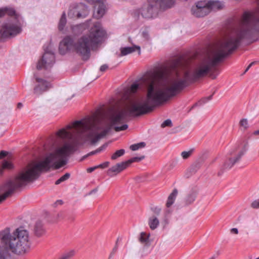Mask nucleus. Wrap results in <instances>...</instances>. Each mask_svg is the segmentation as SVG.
Instances as JSON below:
<instances>
[{
	"instance_id": "f257e3e1",
	"label": "nucleus",
	"mask_w": 259,
	"mask_h": 259,
	"mask_svg": "<svg viewBox=\"0 0 259 259\" xmlns=\"http://www.w3.org/2000/svg\"><path fill=\"white\" fill-rule=\"evenodd\" d=\"M229 40H231L224 38L205 56L190 67L187 60L179 57L134 82L125 90L123 98L128 99L139 89L146 87V99L132 100L123 109H110L107 114L109 125L103 119V114L99 113L75 121L60 130L57 133L58 138L67 141L47 155L44 160L37 163L33 162V181L43 169L51 167L59 169L65 165L68 157L77 146L85 143L95 144L108 133L112 126L116 132L126 130V124L120 126L117 125L125 122L127 116H138L151 111L156 106L181 92L190 82L205 76L235 50V44Z\"/></svg>"
},
{
	"instance_id": "c756f323",
	"label": "nucleus",
	"mask_w": 259,
	"mask_h": 259,
	"mask_svg": "<svg viewBox=\"0 0 259 259\" xmlns=\"http://www.w3.org/2000/svg\"><path fill=\"white\" fill-rule=\"evenodd\" d=\"M251 206L253 208H259V199L253 201L251 204Z\"/></svg>"
},
{
	"instance_id": "dca6fc26",
	"label": "nucleus",
	"mask_w": 259,
	"mask_h": 259,
	"mask_svg": "<svg viewBox=\"0 0 259 259\" xmlns=\"http://www.w3.org/2000/svg\"><path fill=\"white\" fill-rule=\"evenodd\" d=\"M34 232L37 236H41L45 234V230L43 227V225L40 222H37L35 223L34 227Z\"/></svg>"
},
{
	"instance_id": "6e6552de",
	"label": "nucleus",
	"mask_w": 259,
	"mask_h": 259,
	"mask_svg": "<svg viewBox=\"0 0 259 259\" xmlns=\"http://www.w3.org/2000/svg\"><path fill=\"white\" fill-rule=\"evenodd\" d=\"M88 3L94 5V16L99 19L103 17L105 13V6L102 0H85Z\"/></svg>"
},
{
	"instance_id": "0eeeda50",
	"label": "nucleus",
	"mask_w": 259,
	"mask_h": 259,
	"mask_svg": "<svg viewBox=\"0 0 259 259\" xmlns=\"http://www.w3.org/2000/svg\"><path fill=\"white\" fill-rule=\"evenodd\" d=\"M193 15L197 17H204L209 13V8L207 6L206 2L200 1L197 2L191 9Z\"/></svg>"
},
{
	"instance_id": "aec40b11",
	"label": "nucleus",
	"mask_w": 259,
	"mask_h": 259,
	"mask_svg": "<svg viewBox=\"0 0 259 259\" xmlns=\"http://www.w3.org/2000/svg\"><path fill=\"white\" fill-rule=\"evenodd\" d=\"M66 24V14L64 12L61 17L60 19L59 22V25L58 28L60 30H63L65 25Z\"/></svg>"
},
{
	"instance_id": "b1692460",
	"label": "nucleus",
	"mask_w": 259,
	"mask_h": 259,
	"mask_svg": "<svg viewBox=\"0 0 259 259\" xmlns=\"http://www.w3.org/2000/svg\"><path fill=\"white\" fill-rule=\"evenodd\" d=\"M145 146V143L144 142H141L138 144H135L132 145L130 146V149L132 151H136L138 150L140 148L144 147Z\"/></svg>"
},
{
	"instance_id": "ea45409f",
	"label": "nucleus",
	"mask_w": 259,
	"mask_h": 259,
	"mask_svg": "<svg viewBox=\"0 0 259 259\" xmlns=\"http://www.w3.org/2000/svg\"><path fill=\"white\" fill-rule=\"evenodd\" d=\"M254 64V62H252L246 68V69H245L244 73H246L248 70L251 67V66Z\"/></svg>"
},
{
	"instance_id": "4be33fe9",
	"label": "nucleus",
	"mask_w": 259,
	"mask_h": 259,
	"mask_svg": "<svg viewBox=\"0 0 259 259\" xmlns=\"http://www.w3.org/2000/svg\"><path fill=\"white\" fill-rule=\"evenodd\" d=\"M75 254V251L71 250L65 253L59 259H70Z\"/></svg>"
},
{
	"instance_id": "7ed1b4c3",
	"label": "nucleus",
	"mask_w": 259,
	"mask_h": 259,
	"mask_svg": "<svg viewBox=\"0 0 259 259\" xmlns=\"http://www.w3.org/2000/svg\"><path fill=\"white\" fill-rule=\"evenodd\" d=\"M149 5L141 10V15L146 18L153 17L158 6L161 9H167L172 7L175 4L174 0H148Z\"/></svg>"
},
{
	"instance_id": "393cba45",
	"label": "nucleus",
	"mask_w": 259,
	"mask_h": 259,
	"mask_svg": "<svg viewBox=\"0 0 259 259\" xmlns=\"http://www.w3.org/2000/svg\"><path fill=\"white\" fill-rule=\"evenodd\" d=\"M70 177V174L69 173H66L64 175L62 176L60 178H59L58 180H57L55 182L56 185H59L61 183L67 180Z\"/></svg>"
},
{
	"instance_id": "2f4dec72",
	"label": "nucleus",
	"mask_w": 259,
	"mask_h": 259,
	"mask_svg": "<svg viewBox=\"0 0 259 259\" xmlns=\"http://www.w3.org/2000/svg\"><path fill=\"white\" fill-rule=\"evenodd\" d=\"M195 200V196L194 195H189L187 198V202L189 203L193 202Z\"/></svg>"
},
{
	"instance_id": "f03ea898",
	"label": "nucleus",
	"mask_w": 259,
	"mask_h": 259,
	"mask_svg": "<svg viewBox=\"0 0 259 259\" xmlns=\"http://www.w3.org/2000/svg\"><path fill=\"white\" fill-rule=\"evenodd\" d=\"M105 35V32L100 22H96L91 28L89 34L81 36L74 44L72 39L67 36L60 43L59 51L64 54L68 50L74 49L84 60L89 59L91 50L101 42Z\"/></svg>"
},
{
	"instance_id": "a19ab883",
	"label": "nucleus",
	"mask_w": 259,
	"mask_h": 259,
	"mask_svg": "<svg viewBox=\"0 0 259 259\" xmlns=\"http://www.w3.org/2000/svg\"><path fill=\"white\" fill-rule=\"evenodd\" d=\"M142 34H143V37H145L146 39L149 38L148 34L147 32H143Z\"/></svg>"
},
{
	"instance_id": "e433bc0d",
	"label": "nucleus",
	"mask_w": 259,
	"mask_h": 259,
	"mask_svg": "<svg viewBox=\"0 0 259 259\" xmlns=\"http://www.w3.org/2000/svg\"><path fill=\"white\" fill-rule=\"evenodd\" d=\"M117 245L116 244L115 246L113 248L112 252L110 254V257L113 255L114 253L117 251Z\"/></svg>"
},
{
	"instance_id": "c9c22d12",
	"label": "nucleus",
	"mask_w": 259,
	"mask_h": 259,
	"mask_svg": "<svg viewBox=\"0 0 259 259\" xmlns=\"http://www.w3.org/2000/svg\"><path fill=\"white\" fill-rule=\"evenodd\" d=\"M7 155V152L4 151H2L0 152V158H3L5 156H6Z\"/></svg>"
},
{
	"instance_id": "6ab92c4d",
	"label": "nucleus",
	"mask_w": 259,
	"mask_h": 259,
	"mask_svg": "<svg viewBox=\"0 0 259 259\" xmlns=\"http://www.w3.org/2000/svg\"><path fill=\"white\" fill-rule=\"evenodd\" d=\"M13 163L9 160H4L2 163V168L0 169V175H2L4 169H11L13 168Z\"/></svg>"
},
{
	"instance_id": "4468645a",
	"label": "nucleus",
	"mask_w": 259,
	"mask_h": 259,
	"mask_svg": "<svg viewBox=\"0 0 259 259\" xmlns=\"http://www.w3.org/2000/svg\"><path fill=\"white\" fill-rule=\"evenodd\" d=\"M150 234L145 232H141L138 238L139 241L144 246L149 247L151 244L150 240Z\"/></svg>"
},
{
	"instance_id": "39448f33",
	"label": "nucleus",
	"mask_w": 259,
	"mask_h": 259,
	"mask_svg": "<svg viewBox=\"0 0 259 259\" xmlns=\"http://www.w3.org/2000/svg\"><path fill=\"white\" fill-rule=\"evenodd\" d=\"M245 150L243 149H238L235 152H231L232 157L225 162L221 168V171L218 172L219 176L221 175L224 170L230 169L234 164L236 163L244 154Z\"/></svg>"
},
{
	"instance_id": "de8ad7c7",
	"label": "nucleus",
	"mask_w": 259,
	"mask_h": 259,
	"mask_svg": "<svg viewBox=\"0 0 259 259\" xmlns=\"http://www.w3.org/2000/svg\"><path fill=\"white\" fill-rule=\"evenodd\" d=\"M58 202H59L60 203H61L62 201H61V200H59V201H58Z\"/></svg>"
},
{
	"instance_id": "c03bdc74",
	"label": "nucleus",
	"mask_w": 259,
	"mask_h": 259,
	"mask_svg": "<svg viewBox=\"0 0 259 259\" xmlns=\"http://www.w3.org/2000/svg\"><path fill=\"white\" fill-rule=\"evenodd\" d=\"M23 105L22 103H19L18 104H17V107L18 108H21L22 107Z\"/></svg>"
},
{
	"instance_id": "1a4fd4ad",
	"label": "nucleus",
	"mask_w": 259,
	"mask_h": 259,
	"mask_svg": "<svg viewBox=\"0 0 259 259\" xmlns=\"http://www.w3.org/2000/svg\"><path fill=\"white\" fill-rule=\"evenodd\" d=\"M85 10V5L80 3L75 6L70 7L68 17L71 18H82L85 17V11L83 13H79L78 11Z\"/></svg>"
},
{
	"instance_id": "a211bd4d",
	"label": "nucleus",
	"mask_w": 259,
	"mask_h": 259,
	"mask_svg": "<svg viewBox=\"0 0 259 259\" xmlns=\"http://www.w3.org/2000/svg\"><path fill=\"white\" fill-rule=\"evenodd\" d=\"M178 193V190L177 189H174L172 193L169 195L166 202V206L167 207H169L174 203Z\"/></svg>"
},
{
	"instance_id": "7c9ffc66",
	"label": "nucleus",
	"mask_w": 259,
	"mask_h": 259,
	"mask_svg": "<svg viewBox=\"0 0 259 259\" xmlns=\"http://www.w3.org/2000/svg\"><path fill=\"white\" fill-rule=\"evenodd\" d=\"M240 124L244 128H246L248 127V122L245 119H242L240 122Z\"/></svg>"
},
{
	"instance_id": "58836bf2",
	"label": "nucleus",
	"mask_w": 259,
	"mask_h": 259,
	"mask_svg": "<svg viewBox=\"0 0 259 259\" xmlns=\"http://www.w3.org/2000/svg\"><path fill=\"white\" fill-rule=\"evenodd\" d=\"M231 232L232 233H234L235 234H237L238 233V231L237 228H232L231 229Z\"/></svg>"
},
{
	"instance_id": "bb28decb",
	"label": "nucleus",
	"mask_w": 259,
	"mask_h": 259,
	"mask_svg": "<svg viewBox=\"0 0 259 259\" xmlns=\"http://www.w3.org/2000/svg\"><path fill=\"white\" fill-rule=\"evenodd\" d=\"M106 147H107L106 145H104L102 146L101 147H100V148H99L98 149H97V150L90 152L88 154V155H94L95 154L98 153L100 152L101 151H102V150H104L106 148Z\"/></svg>"
},
{
	"instance_id": "79ce46f5",
	"label": "nucleus",
	"mask_w": 259,
	"mask_h": 259,
	"mask_svg": "<svg viewBox=\"0 0 259 259\" xmlns=\"http://www.w3.org/2000/svg\"><path fill=\"white\" fill-rule=\"evenodd\" d=\"M98 191V189L97 188H95L93 190H92L90 193H89V194L91 195V194H92L93 193H96Z\"/></svg>"
},
{
	"instance_id": "09e8293b",
	"label": "nucleus",
	"mask_w": 259,
	"mask_h": 259,
	"mask_svg": "<svg viewBox=\"0 0 259 259\" xmlns=\"http://www.w3.org/2000/svg\"><path fill=\"white\" fill-rule=\"evenodd\" d=\"M256 259H259V257H257V258H256Z\"/></svg>"
},
{
	"instance_id": "9d476101",
	"label": "nucleus",
	"mask_w": 259,
	"mask_h": 259,
	"mask_svg": "<svg viewBox=\"0 0 259 259\" xmlns=\"http://www.w3.org/2000/svg\"><path fill=\"white\" fill-rule=\"evenodd\" d=\"M36 76V75H34ZM38 84L34 89V93L36 95H40L48 89L51 87V84L42 79L35 77Z\"/></svg>"
},
{
	"instance_id": "9b49d317",
	"label": "nucleus",
	"mask_w": 259,
	"mask_h": 259,
	"mask_svg": "<svg viewBox=\"0 0 259 259\" xmlns=\"http://www.w3.org/2000/svg\"><path fill=\"white\" fill-rule=\"evenodd\" d=\"M127 167H128V166L125 161L118 163L108 169V174L110 176H113L120 172Z\"/></svg>"
},
{
	"instance_id": "20e7f679",
	"label": "nucleus",
	"mask_w": 259,
	"mask_h": 259,
	"mask_svg": "<svg viewBox=\"0 0 259 259\" xmlns=\"http://www.w3.org/2000/svg\"><path fill=\"white\" fill-rule=\"evenodd\" d=\"M21 27L19 22L15 19L4 22L0 29V38L4 39L10 36H14L21 32Z\"/></svg>"
},
{
	"instance_id": "c85d7f7f",
	"label": "nucleus",
	"mask_w": 259,
	"mask_h": 259,
	"mask_svg": "<svg viewBox=\"0 0 259 259\" xmlns=\"http://www.w3.org/2000/svg\"><path fill=\"white\" fill-rule=\"evenodd\" d=\"M172 125V122L170 119L165 120L162 124L161 127H165L166 126H171Z\"/></svg>"
},
{
	"instance_id": "a878e982",
	"label": "nucleus",
	"mask_w": 259,
	"mask_h": 259,
	"mask_svg": "<svg viewBox=\"0 0 259 259\" xmlns=\"http://www.w3.org/2000/svg\"><path fill=\"white\" fill-rule=\"evenodd\" d=\"M194 151L193 149H190L189 151H185L181 153V156L183 159H187L192 154Z\"/></svg>"
},
{
	"instance_id": "473e14b6",
	"label": "nucleus",
	"mask_w": 259,
	"mask_h": 259,
	"mask_svg": "<svg viewBox=\"0 0 259 259\" xmlns=\"http://www.w3.org/2000/svg\"><path fill=\"white\" fill-rule=\"evenodd\" d=\"M109 162H105L102 164H100L97 165V168H104L108 167L109 165Z\"/></svg>"
},
{
	"instance_id": "72a5a7b5",
	"label": "nucleus",
	"mask_w": 259,
	"mask_h": 259,
	"mask_svg": "<svg viewBox=\"0 0 259 259\" xmlns=\"http://www.w3.org/2000/svg\"><path fill=\"white\" fill-rule=\"evenodd\" d=\"M85 10H83V11L81 10V11H79V13H83V12L85 11V12H86L85 13V17H87L89 14V10L88 8L85 5Z\"/></svg>"
},
{
	"instance_id": "f8f14e48",
	"label": "nucleus",
	"mask_w": 259,
	"mask_h": 259,
	"mask_svg": "<svg viewBox=\"0 0 259 259\" xmlns=\"http://www.w3.org/2000/svg\"><path fill=\"white\" fill-rule=\"evenodd\" d=\"M120 53L118 55L119 57H122L132 54L136 51H138V54H141V48L139 46L133 45L131 47H121L120 49Z\"/></svg>"
},
{
	"instance_id": "2eb2a0df",
	"label": "nucleus",
	"mask_w": 259,
	"mask_h": 259,
	"mask_svg": "<svg viewBox=\"0 0 259 259\" xmlns=\"http://www.w3.org/2000/svg\"><path fill=\"white\" fill-rule=\"evenodd\" d=\"M159 225V220L155 215L149 217L148 219V225L151 230H155Z\"/></svg>"
},
{
	"instance_id": "f3484780",
	"label": "nucleus",
	"mask_w": 259,
	"mask_h": 259,
	"mask_svg": "<svg viewBox=\"0 0 259 259\" xmlns=\"http://www.w3.org/2000/svg\"><path fill=\"white\" fill-rule=\"evenodd\" d=\"M6 14L11 16H15L16 12L13 8H11L5 7L0 9V17Z\"/></svg>"
},
{
	"instance_id": "cd10ccee",
	"label": "nucleus",
	"mask_w": 259,
	"mask_h": 259,
	"mask_svg": "<svg viewBox=\"0 0 259 259\" xmlns=\"http://www.w3.org/2000/svg\"><path fill=\"white\" fill-rule=\"evenodd\" d=\"M0 259H9V254L7 252H3L0 248Z\"/></svg>"
},
{
	"instance_id": "a18cd8bd",
	"label": "nucleus",
	"mask_w": 259,
	"mask_h": 259,
	"mask_svg": "<svg viewBox=\"0 0 259 259\" xmlns=\"http://www.w3.org/2000/svg\"><path fill=\"white\" fill-rule=\"evenodd\" d=\"M212 98V95L210 96L209 97H208L207 99H206V101H208V100H210Z\"/></svg>"
},
{
	"instance_id": "423d86ee",
	"label": "nucleus",
	"mask_w": 259,
	"mask_h": 259,
	"mask_svg": "<svg viewBox=\"0 0 259 259\" xmlns=\"http://www.w3.org/2000/svg\"><path fill=\"white\" fill-rule=\"evenodd\" d=\"M55 55L52 52H45L41 60L37 63V69L39 70L43 68L45 69L51 68L55 63Z\"/></svg>"
},
{
	"instance_id": "f704fd0d",
	"label": "nucleus",
	"mask_w": 259,
	"mask_h": 259,
	"mask_svg": "<svg viewBox=\"0 0 259 259\" xmlns=\"http://www.w3.org/2000/svg\"><path fill=\"white\" fill-rule=\"evenodd\" d=\"M108 68V66L107 65H103L100 67V71H105Z\"/></svg>"
},
{
	"instance_id": "5701e85b",
	"label": "nucleus",
	"mask_w": 259,
	"mask_h": 259,
	"mask_svg": "<svg viewBox=\"0 0 259 259\" xmlns=\"http://www.w3.org/2000/svg\"><path fill=\"white\" fill-rule=\"evenodd\" d=\"M125 153V151L124 149H120L116 151L111 156V159L113 160H115L117 159L118 157H119L122 156Z\"/></svg>"
},
{
	"instance_id": "49530a36",
	"label": "nucleus",
	"mask_w": 259,
	"mask_h": 259,
	"mask_svg": "<svg viewBox=\"0 0 259 259\" xmlns=\"http://www.w3.org/2000/svg\"><path fill=\"white\" fill-rule=\"evenodd\" d=\"M160 209H157V212H160Z\"/></svg>"
},
{
	"instance_id": "4c0bfd02",
	"label": "nucleus",
	"mask_w": 259,
	"mask_h": 259,
	"mask_svg": "<svg viewBox=\"0 0 259 259\" xmlns=\"http://www.w3.org/2000/svg\"><path fill=\"white\" fill-rule=\"evenodd\" d=\"M96 168H97V166H95V167H90L88 169H87V171L88 172H91L92 171H93L95 169H96Z\"/></svg>"
},
{
	"instance_id": "412c9836",
	"label": "nucleus",
	"mask_w": 259,
	"mask_h": 259,
	"mask_svg": "<svg viewBox=\"0 0 259 259\" xmlns=\"http://www.w3.org/2000/svg\"><path fill=\"white\" fill-rule=\"evenodd\" d=\"M144 158V156H142L141 157H133L131 159L128 160L127 161H125L127 165L128 166L132 163L135 162H139Z\"/></svg>"
},
{
	"instance_id": "37998d69",
	"label": "nucleus",
	"mask_w": 259,
	"mask_h": 259,
	"mask_svg": "<svg viewBox=\"0 0 259 259\" xmlns=\"http://www.w3.org/2000/svg\"><path fill=\"white\" fill-rule=\"evenodd\" d=\"M253 135H259V129L256 130L253 132Z\"/></svg>"
},
{
	"instance_id": "ddd939ff",
	"label": "nucleus",
	"mask_w": 259,
	"mask_h": 259,
	"mask_svg": "<svg viewBox=\"0 0 259 259\" xmlns=\"http://www.w3.org/2000/svg\"><path fill=\"white\" fill-rule=\"evenodd\" d=\"M207 6L209 8V13L211 10L217 11L222 9L224 4L218 1L209 0L206 2Z\"/></svg>"
}]
</instances>
